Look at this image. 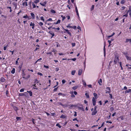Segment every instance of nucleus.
<instances>
[{
	"instance_id": "31",
	"label": "nucleus",
	"mask_w": 131,
	"mask_h": 131,
	"mask_svg": "<svg viewBox=\"0 0 131 131\" xmlns=\"http://www.w3.org/2000/svg\"><path fill=\"white\" fill-rule=\"evenodd\" d=\"M75 70H74V71H72L71 72V74L72 75H74V74H75Z\"/></svg>"
},
{
	"instance_id": "23",
	"label": "nucleus",
	"mask_w": 131,
	"mask_h": 131,
	"mask_svg": "<svg viewBox=\"0 0 131 131\" xmlns=\"http://www.w3.org/2000/svg\"><path fill=\"white\" fill-rule=\"evenodd\" d=\"M85 95L86 96L87 98H89L90 97L89 94L88 93H86L85 94Z\"/></svg>"
},
{
	"instance_id": "53",
	"label": "nucleus",
	"mask_w": 131,
	"mask_h": 131,
	"mask_svg": "<svg viewBox=\"0 0 131 131\" xmlns=\"http://www.w3.org/2000/svg\"><path fill=\"white\" fill-rule=\"evenodd\" d=\"M24 91V89H21L20 90V92H23Z\"/></svg>"
},
{
	"instance_id": "47",
	"label": "nucleus",
	"mask_w": 131,
	"mask_h": 131,
	"mask_svg": "<svg viewBox=\"0 0 131 131\" xmlns=\"http://www.w3.org/2000/svg\"><path fill=\"white\" fill-rule=\"evenodd\" d=\"M125 8H126V7L125 6H123L121 7V9L122 10H124L125 9Z\"/></svg>"
},
{
	"instance_id": "35",
	"label": "nucleus",
	"mask_w": 131,
	"mask_h": 131,
	"mask_svg": "<svg viewBox=\"0 0 131 131\" xmlns=\"http://www.w3.org/2000/svg\"><path fill=\"white\" fill-rule=\"evenodd\" d=\"M66 27L67 28H72V26H70V24H69Z\"/></svg>"
},
{
	"instance_id": "55",
	"label": "nucleus",
	"mask_w": 131,
	"mask_h": 131,
	"mask_svg": "<svg viewBox=\"0 0 131 131\" xmlns=\"http://www.w3.org/2000/svg\"><path fill=\"white\" fill-rule=\"evenodd\" d=\"M32 120L33 124H35V119H32Z\"/></svg>"
},
{
	"instance_id": "54",
	"label": "nucleus",
	"mask_w": 131,
	"mask_h": 131,
	"mask_svg": "<svg viewBox=\"0 0 131 131\" xmlns=\"http://www.w3.org/2000/svg\"><path fill=\"white\" fill-rule=\"evenodd\" d=\"M16 119L17 121H18L19 120V119H20V117H17L16 118Z\"/></svg>"
},
{
	"instance_id": "3",
	"label": "nucleus",
	"mask_w": 131,
	"mask_h": 131,
	"mask_svg": "<svg viewBox=\"0 0 131 131\" xmlns=\"http://www.w3.org/2000/svg\"><path fill=\"white\" fill-rule=\"evenodd\" d=\"M119 60V59L118 57H115V60L114 61V62L115 64H116L118 61Z\"/></svg>"
},
{
	"instance_id": "25",
	"label": "nucleus",
	"mask_w": 131,
	"mask_h": 131,
	"mask_svg": "<svg viewBox=\"0 0 131 131\" xmlns=\"http://www.w3.org/2000/svg\"><path fill=\"white\" fill-rule=\"evenodd\" d=\"M24 96H25L26 97H27L28 96V94L27 92H25L24 93Z\"/></svg>"
},
{
	"instance_id": "2",
	"label": "nucleus",
	"mask_w": 131,
	"mask_h": 131,
	"mask_svg": "<svg viewBox=\"0 0 131 131\" xmlns=\"http://www.w3.org/2000/svg\"><path fill=\"white\" fill-rule=\"evenodd\" d=\"M74 6L75 7V10L76 12L77 13V15L78 17V18H80L79 14L78 13V9H77V6H76V5H74Z\"/></svg>"
},
{
	"instance_id": "16",
	"label": "nucleus",
	"mask_w": 131,
	"mask_h": 131,
	"mask_svg": "<svg viewBox=\"0 0 131 131\" xmlns=\"http://www.w3.org/2000/svg\"><path fill=\"white\" fill-rule=\"evenodd\" d=\"M13 108H14V110L15 111H17L18 110V109L15 106H13Z\"/></svg>"
},
{
	"instance_id": "33",
	"label": "nucleus",
	"mask_w": 131,
	"mask_h": 131,
	"mask_svg": "<svg viewBox=\"0 0 131 131\" xmlns=\"http://www.w3.org/2000/svg\"><path fill=\"white\" fill-rule=\"evenodd\" d=\"M41 20H42L43 21H44V19L43 18V16H41L40 17Z\"/></svg>"
},
{
	"instance_id": "15",
	"label": "nucleus",
	"mask_w": 131,
	"mask_h": 131,
	"mask_svg": "<svg viewBox=\"0 0 131 131\" xmlns=\"http://www.w3.org/2000/svg\"><path fill=\"white\" fill-rule=\"evenodd\" d=\"M67 94H62L61 93H58V95H61L62 96H63V97H64L65 96H66V95Z\"/></svg>"
},
{
	"instance_id": "4",
	"label": "nucleus",
	"mask_w": 131,
	"mask_h": 131,
	"mask_svg": "<svg viewBox=\"0 0 131 131\" xmlns=\"http://www.w3.org/2000/svg\"><path fill=\"white\" fill-rule=\"evenodd\" d=\"M106 93H110L111 92V89L109 87H107L106 88Z\"/></svg>"
},
{
	"instance_id": "10",
	"label": "nucleus",
	"mask_w": 131,
	"mask_h": 131,
	"mask_svg": "<svg viewBox=\"0 0 131 131\" xmlns=\"http://www.w3.org/2000/svg\"><path fill=\"white\" fill-rule=\"evenodd\" d=\"M98 83H99L100 85H102L101 83H102V79H100L98 81Z\"/></svg>"
},
{
	"instance_id": "20",
	"label": "nucleus",
	"mask_w": 131,
	"mask_h": 131,
	"mask_svg": "<svg viewBox=\"0 0 131 131\" xmlns=\"http://www.w3.org/2000/svg\"><path fill=\"white\" fill-rule=\"evenodd\" d=\"M15 72V69L14 68H13L12 70L11 71V73H12L13 74H14Z\"/></svg>"
},
{
	"instance_id": "9",
	"label": "nucleus",
	"mask_w": 131,
	"mask_h": 131,
	"mask_svg": "<svg viewBox=\"0 0 131 131\" xmlns=\"http://www.w3.org/2000/svg\"><path fill=\"white\" fill-rule=\"evenodd\" d=\"M97 111L94 110L92 112V115H94L97 113Z\"/></svg>"
},
{
	"instance_id": "30",
	"label": "nucleus",
	"mask_w": 131,
	"mask_h": 131,
	"mask_svg": "<svg viewBox=\"0 0 131 131\" xmlns=\"http://www.w3.org/2000/svg\"><path fill=\"white\" fill-rule=\"evenodd\" d=\"M78 88V86H73L72 88V89L74 90H76Z\"/></svg>"
},
{
	"instance_id": "36",
	"label": "nucleus",
	"mask_w": 131,
	"mask_h": 131,
	"mask_svg": "<svg viewBox=\"0 0 131 131\" xmlns=\"http://www.w3.org/2000/svg\"><path fill=\"white\" fill-rule=\"evenodd\" d=\"M19 96H24V93H19Z\"/></svg>"
},
{
	"instance_id": "11",
	"label": "nucleus",
	"mask_w": 131,
	"mask_h": 131,
	"mask_svg": "<svg viewBox=\"0 0 131 131\" xmlns=\"http://www.w3.org/2000/svg\"><path fill=\"white\" fill-rule=\"evenodd\" d=\"M64 30L66 31L67 32V33L70 35V36H71V34L70 32H69V31L67 29H64Z\"/></svg>"
},
{
	"instance_id": "19",
	"label": "nucleus",
	"mask_w": 131,
	"mask_h": 131,
	"mask_svg": "<svg viewBox=\"0 0 131 131\" xmlns=\"http://www.w3.org/2000/svg\"><path fill=\"white\" fill-rule=\"evenodd\" d=\"M34 83H38L39 82V81H38L37 79H35L34 80Z\"/></svg>"
},
{
	"instance_id": "62",
	"label": "nucleus",
	"mask_w": 131,
	"mask_h": 131,
	"mask_svg": "<svg viewBox=\"0 0 131 131\" xmlns=\"http://www.w3.org/2000/svg\"><path fill=\"white\" fill-rule=\"evenodd\" d=\"M28 17V16L27 15H26V16H24L23 17V18H27Z\"/></svg>"
},
{
	"instance_id": "44",
	"label": "nucleus",
	"mask_w": 131,
	"mask_h": 131,
	"mask_svg": "<svg viewBox=\"0 0 131 131\" xmlns=\"http://www.w3.org/2000/svg\"><path fill=\"white\" fill-rule=\"evenodd\" d=\"M47 54H50L51 55H52V53L50 51L49 52H48L46 53Z\"/></svg>"
},
{
	"instance_id": "21",
	"label": "nucleus",
	"mask_w": 131,
	"mask_h": 131,
	"mask_svg": "<svg viewBox=\"0 0 131 131\" xmlns=\"http://www.w3.org/2000/svg\"><path fill=\"white\" fill-rule=\"evenodd\" d=\"M66 117V116L63 114H62L60 116V118H64Z\"/></svg>"
},
{
	"instance_id": "28",
	"label": "nucleus",
	"mask_w": 131,
	"mask_h": 131,
	"mask_svg": "<svg viewBox=\"0 0 131 131\" xmlns=\"http://www.w3.org/2000/svg\"><path fill=\"white\" fill-rule=\"evenodd\" d=\"M39 2V0H35L34 1V3L35 4H37Z\"/></svg>"
},
{
	"instance_id": "27",
	"label": "nucleus",
	"mask_w": 131,
	"mask_h": 131,
	"mask_svg": "<svg viewBox=\"0 0 131 131\" xmlns=\"http://www.w3.org/2000/svg\"><path fill=\"white\" fill-rule=\"evenodd\" d=\"M93 95L95 97V98L96 99L97 98V97H96L97 96V94L96 93H93Z\"/></svg>"
},
{
	"instance_id": "63",
	"label": "nucleus",
	"mask_w": 131,
	"mask_h": 131,
	"mask_svg": "<svg viewBox=\"0 0 131 131\" xmlns=\"http://www.w3.org/2000/svg\"><path fill=\"white\" fill-rule=\"evenodd\" d=\"M90 88H92V85L91 84L88 85H87Z\"/></svg>"
},
{
	"instance_id": "42",
	"label": "nucleus",
	"mask_w": 131,
	"mask_h": 131,
	"mask_svg": "<svg viewBox=\"0 0 131 131\" xmlns=\"http://www.w3.org/2000/svg\"><path fill=\"white\" fill-rule=\"evenodd\" d=\"M25 75H26V74L25 73H24V70L23 71L22 76L23 77H25Z\"/></svg>"
},
{
	"instance_id": "6",
	"label": "nucleus",
	"mask_w": 131,
	"mask_h": 131,
	"mask_svg": "<svg viewBox=\"0 0 131 131\" xmlns=\"http://www.w3.org/2000/svg\"><path fill=\"white\" fill-rule=\"evenodd\" d=\"M80 105L81 106H82V107H79V106L78 107V109H79L80 110H81L82 111H84V109L83 107V106L82 105Z\"/></svg>"
},
{
	"instance_id": "52",
	"label": "nucleus",
	"mask_w": 131,
	"mask_h": 131,
	"mask_svg": "<svg viewBox=\"0 0 131 131\" xmlns=\"http://www.w3.org/2000/svg\"><path fill=\"white\" fill-rule=\"evenodd\" d=\"M128 12H129V14L130 17H131V10L128 11Z\"/></svg>"
},
{
	"instance_id": "39",
	"label": "nucleus",
	"mask_w": 131,
	"mask_h": 131,
	"mask_svg": "<svg viewBox=\"0 0 131 131\" xmlns=\"http://www.w3.org/2000/svg\"><path fill=\"white\" fill-rule=\"evenodd\" d=\"M125 2L124 0H122L121 2V3L122 4H124Z\"/></svg>"
},
{
	"instance_id": "5",
	"label": "nucleus",
	"mask_w": 131,
	"mask_h": 131,
	"mask_svg": "<svg viewBox=\"0 0 131 131\" xmlns=\"http://www.w3.org/2000/svg\"><path fill=\"white\" fill-rule=\"evenodd\" d=\"M47 2L45 1L42 3H41V2L40 3V4L42 6H46V4H47Z\"/></svg>"
},
{
	"instance_id": "51",
	"label": "nucleus",
	"mask_w": 131,
	"mask_h": 131,
	"mask_svg": "<svg viewBox=\"0 0 131 131\" xmlns=\"http://www.w3.org/2000/svg\"><path fill=\"white\" fill-rule=\"evenodd\" d=\"M37 74L38 75H39L40 76H42L43 75V74H42L40 72H38L37 73Z\"/></svg>"
},
{
	"instance_id": "18",
	"label": "nucleus",
	"mask_w": 131,
	"mask_h": 131,
	"mask_svg": "<svg viewBox=\"0 0 131 131\" xmlns=\"http://www.w3.org/2000/svg\"><path fill=\"white\" fill-rule=\"evenodd\" d=\"M27 92H28V93H29V95L30 96H32V92L31 91H27Z\"/></svg>"
},
{
	"instance_id": "40",
	"label": "nucleus",
	"mask_w": 131,
	"mask_h": 131,
	"mask_svg": "<svg viewBox=\"0 0 131 131\" xmlns=\"http://www.w3.org/2000/svg\"><path fill=\"white\" fill-rule=\"evenodd\" d=\"M123 53L125 55V56H127V55L128 54V53L127 52H123Z\"/></svg>"
},
{
	"instance_id": "45",
	"label": "nucleus",
	"mask_w": 131,
	"mask_h": 131,
	"mask_svg": "<svg viewBox=\"0 0 131 131\" xmlns=\"http://www.w3.org/2000/svg\"><path fill=\"white\" fill-rule=\"evenodd\" d=\"M62 82L63 84H64L66 82L65 80L64 79L62 80Z\"/></svg>"
},
{
	"instance_id": "61",
	"label": "nucleus",
	"mask_w": 131,
	"mask_h": 131,
	"mask_svg": "<svg viewBox=\"0 0 131 131\" xmlns=\"http://www.w3.org/2000/svg\"><path fill=\"white\" fill-rule=\"evenodd\" d=\"M32 3L31 1H30L29 3V5L31 7V4Z\"/></svg>"
},
{
	"instance_id": "24",
	"label": "nucleus",
	"mask_w": 131,
	"mask_h": 131,
	"mask_svg": "<svg viewBox=\"0 0 131 131\" xmlns=\"http://www.w3.org/2000/svg\"><path fill=\"white\" fill-rule=\"evenodd\" d=\"M106 46V44L105 41L104 42V52L105 51V46Z\"/></svg>"
},
{
	"instance_id": "29",
	"label": "nucleus",
	"mask_w": 131,
	"mask_h": 131,
	"mask_svg": "<svg viewBox=\"0 0 131 131\" xmlns=\"http://www.w3.org/2000/svg\"><path fill=\"white\" fill-rule=\"evenodd\" d=\"M110 110L112 112L114 110V108L113 107H112L110 108Z\"/></svg>"
},
{
	"instance_id": "34",
	"label": "nucleus",
	"mask_w": 131,
	"mask_h": 131,
	"mask_svg": "<svg viewBox=\"0 0 131 131\" xmlns=\"http://www.w3.org/2000/svg\"><path fill=\"white\" fill-rule=\"evenodd\" d=\"M76 60V59L75 58H74L73 59H68V60H71L73 61H75Z\"/></svg>"
},
{
	"instance_id": "38",
	"label": "nucleus",
	"mask_w": 131,
	"mask_h": 131,
	"mask_svg": "<svg viewBox=\"0 0 131 131\" xmlns=\"http://www.w3.org/2000/svg\"><path fill=\"white\" fill-rule=\"evenodd\" d=\"M56 126H58L60 128L61 127V126H60L59 124H56Z\"/></svg>"
},
{
	"instance_id": "7",
	"label": "nucleus",
	"mask_w": 131,
	"mask_h": 131,
	"mask_svg": "<svg viewBox=\"0 0 131 131\" xmlns=\"http://www.w3.org/2000/svg\"><path fill=\"white\" fill-rule=\"evenodd\" d=\"M35 24L34 23H32V22H31L30 24V26H32V28L33 29H34Z\"/></svg>"
},
{
	"instance_id": "58",
	"label": "nucleus",
	"mask_w": 131,
	"mask_h": 131,
	"mask_svg": "<svg viewBox=\"0 0 131 131\" xmlns=\"http://www.w3.org/2000/svg\"><path fill=\"white\" fill-rule=\"evenodd\" d=\"M109 95H110V97L111 99H112V95L111 94H109Z\"/></svg>"
},
{
	"instance_id": "60",
	"label": "nucleus",
	"mask_w": 131,
	"mask_h": 131,
	"mask_svg": "<svg viewBox=\"0 0 131 131\" xmlns=\"http://www.w3.org/2000/svg\"><path fill=\"white\" fill-rule=\"evenodd\" d=\"M33 89H36V90H37L38 89V88L36 87H36H34L33 88Z\"/></svg>"
},
{
	"instance_id": "56",
	"label": "nucleus",
	"mask_w": 131,
	"mask_h": 131,
	"mask_svg": "<svg viewBox=\"0 0 131 131\" xmlns=\"http://www.w3.org/2000/svg\"><path fill=\"white\" fill-rule=\"evenodd\" d=\"M58 87H57V88H55L53 90V91L54 92L56 91L57 90V89H58Z\"/></svg>"
},
{
	"instance_id": "43",
	"label": "nucleus",
	"mask_w": 131,
	"mask_h": 131,
	"mask_svg": "<svg viewBox=\"0 0 131 131\" xmlns=\"http://www.w3.org/2000/svg\"><path fill=\"white\" fill-rule=\"evenodd\" d=\"M61 17H62V20H63L64 19L66 18V17L65 16H63V15H62L61 16Z\"/></svg>"
},
{
	"instance_id": "59",
	"label": "nucleus",
	"mask_w": 131,
	"mask_h": 131,
	"mask_svg": "<svg viewBox=\"0 0 131 131\" xmlns=\"http://www.w3.org/2000/svg\"><path fill=\"white\" fill-rule=\"evenodd\" d=\"M111 114L110 113V115L109 116H108L107 117V118L108 119H110L111 118Z\"/></svg>"
},
{
	"instance_id": "32",
	"label": "nucleus",
	"mask_w": 131,
	"mask_h": 131,
	"mask_svg": "<svg viewBox=\"0 0 131 131\" xmlns=\"http://www.w3.org/2000/svg\"><path fill=\"white\" fill-rule=\"evenodd\" d=\"M50 12L52 13L55 14L56 13V11L53 9H52L51 10Z\"/></svg>"
},
{
	"instance_id": "48",
	"label": "nucleus",
	"mask_w": 131,
	"mask_h": 131,
	"mask_svg": "<svg viewBox=\"0 0 131 131\" xmlns=\"http://www.w3.org/2000/svg\"><path fill=\"white\" fill-rule=\"evenodd\" d=\"M72 47H73L75 45V43H72Z\"/></svg>"
},
{
	"instance_id": "22",
	"label": "nucleus",
	"mask_w": 131,
	"mask_h": 131,
	"mask_svg": "<svg viewBox=\"0 0 131 131\" xmlns=\"http://www.w3.org/2000/svg\"><path fill=\"white\" fill-rule=\"evenodd\" d=\"M23 5H25L26 6H28V5L27 2H25L23 3Z\"/></svg>"
},
{
	"instance_id": "41",
	"label": "nucleus",
	"mask_w": 131,
	"mask_h": 131,
	"mask_svg": "<svg viewBox=\"0 0 131 131\" xmlns=\"http://www.w3.org/2000/svg\"><path fill=\"white\" fill-rule=\"evenodd\" d=\"M72 28H73L74 29H77V27L76 26H72Z\"/></svg>"
},
{
	"instance_id": "13",
	"label": "nucleus",
	"mask_w": 131,
	"mask_h": 131,
	"mask_svg": "<svg viewBox=\"0 0 131 131\" xmlns=\"http://www.w3.org/2000/svg\"><path fill=\"white\" fill-rule=\"evenodd\" d=\"M5 79L3 77H1L0 79V81L2 82H4L5 81Z\"/></svg>"
},
{
	"instance_id": "57",
	"label": "nucleus",
	"mask_w": 131,
	"mask_h": 131,
	"mask_svg": "<svg viewBox=\"0 0 131 131\" xmlns=\"http://www.w3.org/2000/svg\"><path fill=\"white\" fill-rule=\"evenodd\" d=\"M94 5H92V7H91V10H93L94 9Z\"/></svg>"
},
{
	"instance_id": "14",
	"label": "nucleus",
	"mask_w": 131,
	"mask_h": 131,
	"mask_svg": "<svg viewBox=\"0 0 131 131\" xmlns=\"http://www.w3.org/2000/svg\"><path fill=\"white\" fill-rule=\"evenodd\" d=\"M31 15L32 17V19H34L35 18V16L34 14L33 13H31Z\"/></svg>"
},
{
	"instance_id": "64",
	"label": "nucleus",
	"mask_w": 131,
	"mask_h": 131,
	"mask_svg": "<svg viewBox=\"0 0 131 131\" xmlns=\"http://www.w3.org/2000/svg\"><path fill=\"white\" fill-rule=\"evenodd\" d=\"M50 34L52 35V37H53L54 35V34L53 32L50 33Z\"/></svg>"
},
{
	"instance_id": "37",
	"label": "nucleus",
	"mask_w": 131,
	"mask_h": 131,
	"mask_svg": "<svg viewBox=\"0 0 131 131\" xmlns=\"http://www.w3.org/2000/svg\"><path fill=\"white\" fill-rule=\"evenodd\" d=\"M60 19H58L57 22L56 23V24H58L60 23Z\"/></svg>"
},
{
	"instance_id": "49",
	"label": "nucleus",
	"mask_w": 131,
	"mask_h": 131,
	"mask_svg": "<svg viewBox=\"0 0 131 131\" xmlns=\"http://www.w3.org/2000/svg\"><path fill=\"white\" fill-rule=\"evenodd\" d=\"M52 51L53 52H55L57 51V50L54 49H53Z\"/></svg>"
},
{
	"instance_id": "1",
	"label": "nucleus",
	"mask_w": 131,
	"mask_h": 131,
	"mask_svg": "<svg viewBox=\"0 0 131 131\" xmlns=\"http://www.w3.org/2000/svg\"><path fill=\"white\" fill-rule=\"evenodd\" d=\"M92 101L93 105L95 106L96 103V99L93 97L92 98Z\"/></svg>"
},
{
	"instance_id": "12",
	"label": "nucleus",
	"mask_w": 131,
	"mask_h": 131,
	"mask_svg": "<svg viewBox=\"0 0 131 131\" xmlns=\"http://www.w3.org/2000/svg\"><path fill=\"white\" fill-rule=\"evenodd\" d=\"M30 76L29 75H28L27 77H23V78L26 79H27L29 78L30 77Z\"/></svg>"
},
{
	"instance_id": "8",
	"label": "nucleus",
	"mask_w": 131,
	"mask_h": 131,
	"mask_svg": "<svg viewBox=\"0 0 131 131\" xmlns=\"http://www.w3.org/2000/svg\"><path fill=\"white\" fill-rule=\"evenodd\" d=\"M82 69H80L78 71V74L79 75H81L82 73Z\"/></svg>"
},
{
	"instance_id": "17",
	"label": "nucleus",
	"mask_w": 131,
	"mask_h": 131,
	"mask_svg": "<svg viewBox=\"0 0 131 131\" xmlns=\"http://www.w3.org/2000/svg\"><path fill=\"white\" fill-rule=\"evenodd\" d=\"M126 57L127 60H131V57H128L127 56H126Z\"/></svg>"
},
{
	"instance_id": "46",
	"label": "nucleus",
	"mask_w": 131,
	"mask_h": 131,
	"mask_svg": "<svg viewBox=\"0 0 131 131\" xmlns=\"http://www.w3.org/2000/svg\"><path fill=\"white\" fill-rule=\"evenodd\" d=\"M119 118L121 119L122 120H123L124 119V117L123 116H121Z\"/></svg>"
},
{
	"instance_id": "50",
	"label": "nucleus",
	"mask_w": 131,
	"mask_h": 131,
	"mask_svg": "<svg viewBox=\"0 0 131 131\" xmlns=\"http://www.w3.org/2000/svg\"><path fill=\"white\" fill-rule=\"evenodd\" d=\"M39 24L40 26H42V25H43V23L41 22H40L39 23Z\"/></svg>"
},
{
	"instance_id": "26",
	"label": "nucleus",
	"mask_w": 131,
	"mask_h": 131,
	"mask_svg": "<svg viewBox=\"0 0 131 131\" xmlns=\"http://www.w3.org/2000/svg\"><path fill=\"white\" fill-rule=\"evenodd\" d=\"M35 3H34V2H32V5L33 6V8H35L36 6L35 5V4H34Z\"/></svg>"
}]
</instances>
